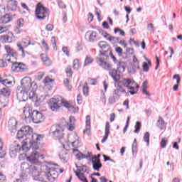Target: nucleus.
I'll list each match as a JSON object with an SVG mask.
<instances>
[{"label":"nucleus","mask_w":182,"mask_h":182,"mask_svg":"<svg viewBox=\"0 0 182 182\" xmlns=\"http://www.w3.org/2000/svg\"><path fill=\"white\" fill-rule=\"evenodd\" d=\"M96 60L99 66L105 70L109 71V75L113 79L114 82L116 83L120 82V70H118L117 68H112L113 65L105 61V58L97 57Z\"/></svg>","instance_id":"f257e3e1"},{"label":"nucleus","mask_w":182,"mask_h":182,"mask_svg":"<svg viewBox=\"0 0 182 182\" xmlns=\"http://www.w3.org/2000/svg\"><path fill=\"white\" fill-rule=\"evenodd\" d=\"M45 136L43 134H32L30 136L24 139L23 143H26L28 150H38L39 149V145H38V141H41Z\"/></svg>","instance_id":"f03ea898"},{"label":"nucleus","mask_w":182,"mask_h":182,"mask_svg":"<svg viewBox=\"0 0 182 182\" xmlns=\"http://www.w3.org/2000/svg\"><path fill=\"white\" fill-rule=\"evenodd\" d=\"M21 151H29V146H28L26 143H23L22 146L19 145L18 144H11L10 146V156L12 159L16 157V154L20 153Z\"/></svg>","instance_id":"7ed1b4c3"},{"label":"nucleus","mask_w":182,"mask_h":182,"mask_svg":"<svg viewBox=\"0 0 182 182\" xmlns=\"http://www.w3.org/2000/svg\"><path fill=\"white\" fill-rule=\"evenodd\" d=\"M65 128L61 124L53 125L50 128V134L58 139L60 143H62L61 140L65 137Z\"/></svg>","instance_id":"20e7f679"},{"label":"nucleus","mask_w":182,"mask_h":182,"mask_svg":"<svg viewBox=\"0 0 182 182\" xmlns=\"http://www.w3.org/2000/svg\"><path fill=\"white\" fill-rule=\"evenodd\" d=\"M98 46L100 48V50H99L100 56H105L106 58L105 60H107V59H109V53L112 50V47L105 41H100L98 43Z\"/></svg>","instance_id":"39448f33"},{"label":"nucleus","mask_w":182,"mask_h":182,"mask_svg":"<svg viewBox=\"0 0 182 182\" xmlns=\"http://www.w3.org/2000/svg\"><path fill=\"white\" fill-rule=\"evenodd\" d=\"M28 174L32 176L33 180H36V181L48 182V181H45V173H43V176L41 175L39 168L35 165H31Z\"/></svg>","instance_id":"423d86ee"},{"label":"nucleus","mask_w":182,"mask_h":182,"mask_svg":"<svg viewBox=\"0 0 182 182\" xmlns=\"http://www.w3.org/2000/svg\"><path fill=\"white\" fill-rule=\"evenodd\" d=\"M49 9L43 6L42 4L38 3L36 7V17L39 21H43L48 16Z\"/></svg>","instance_id":"0eeeda50"},{"label":"nucleus","mask_w":182,"mask_h":182,"mask_svg":"<svg viewBox=\"0 0 182 182\" xmlns=\"http://www.w3.org/2000/svg\"><path fill=\"white\" fill-rule=\"evenodd\" d=\"M47 168V171L44 172L45 181L54 182L58 178L59 173L54 168L48 167Z\"/></svg>","instance_id":"6e6552de"},{"label":"nucleus","mask_w":182,"mask_h":182,"mask_svg":"<svg viewBox=\"0 0 182 182\" xmlns=\"http://www.w3.org/2000/svg\"><path fill=\"white\" fill-rule=\"evenodd\" d=\"M21 89L23 90H32L33 88L38 87L35 82H32V80L29 77H23L21 81Z\"/></svg>","instance_id":"1a4fd4ad"},{"label":"nucleus","mask_w":182,"mask_h":182,"mask_svg":"<svg viewBox=\"0 0 182 182\" xmlns=\"http://www.w3.org/2000/svg\"><path fill=\"white\" fill-rule=\"evenodd\" d=\"M38 110H33L29 107H23V114L26 120L35 123V119L36 118V112Z\"/></svg>","instance_id":"9d476101"},{"label":"nucleus","mask_w":182,"mask_h":182,"mask_svg":"<svg viewBox=\"0 0 182 182\" xmlns=\"http://www.w3.org/2000/svg\"><path fill=\"white\" fill-rule=\"evenodd\" d=\"M33 134V129L29 126H24L17 132L18 139H23V137H29Z\"/></svg>","instance_id":"9b49d317"},{"label":"nucleus","mask_w":182,"mask_h":182,"mask_svg":"<svg viewBox=\"0 0 182 182\" xmlns=\"http://www.w3.org/2000/svg\"><path fill=\"white\" fill-rule=\"evenodd\" d=\"M49 107L53 112H58L62 107V97L50 99Z\"/></svg>","instance_id":"f8f14e48"},{"label":"nucleus","mask_w":182,"mask_h":182,"mask_svg":"<svg viewBox=\"0 0 182 182\" xmlns=\"http://www.w3.org/2000/svg\"><path fill=\"white\" fill-rule=\"evenodd\" d=\"M40 157L43 159V155L38 151L32 152L31 156L27 157V161H28L31 164H38V163H39L38 159Z\"/></svg>","instance_id":"ddd939ff"},{"label":"nucleus","mask_w":182,"mask_h":182,"mask_svg":"<svg viewBox=\"0 0 182 182\" xmlns=\"http://www.w3.org/2000/svg\"><path fill=\"white\" fill-rule=\"evenodd\" d=\"M73 154H75V156L77 158V160H82V159H86L87 160L90 159V156L92 154V152H87V154H85L82 153L79 149H73Z\"/></svg>","instance_id":"4468645a"},{"label":"nucleus","mask_w":182,"mask_h":182,"mask_svg":"<svg viewBox=\"0 0 182 182\" xmlns=\"http://www.w3.org/2000/svg\"><path fill=\"white\" fill-rule=\"evenodd\" d=\"M5 50L7 53V54H5L4 57L8 58V56H11V58H14L15 60L18 59V52L15 50L14 49H12L11 46H5Z\"/></svg>","instance_id":"2eb2a0df"},{"label":"nucleus","mask_w":182,"mask_h":182,"mask_svg":"<svg viewBox=\"0 0 182 182\" xmlns=\"http://www.w3.org/2000/svg\"><path fill=\"white\" fill-rule=\"evenodd\" d=\"M120 99V94H119V91L117 90H113V95L110 96L108 99V102L109 105H114L117 102H119Z\"/></svg>","instance_id":"dca6fc26"},{"label":"nucleus","mask_w":182,"mask_h":182,"mask_svg":"<svg viewBox=\"0 0 182 182\" xmlns=\"http://www.w3.org/2000/svg\"><path fill=\"white\" fill-rule=\"evenodd\" d=\"M28 93H29V90H17V97L18 99H21L20 100H21V102H26V100L28 98Z\"/></svg>","instance_id":"f3484780"},{"label":"nucleus","mask_w":182,"mask_h":182,"mask_svg":"<svg viewBox=\"0 0 182 182\" xmlns=\"http://www.w3.org/2000/svg\"><path fill=\"white\" fill-rule=\"evenodd\" d=\"M35 89H36V87H34V88L28 91V97L31 102H33V103H38V95H36L35 92Z\"/></svg>","instance_id":"a211bd4d"},{"label":"nucleus","mask_w":182,"mask_h":182,"mask_svg":"<svg viewBox=\"0 0 182 182\" xmlns=\"http://www.w3.org/2000/svg\"><path fill=\"white\" fill-rule=\"evenodd\" d=\"M8 125L9 129H11L12 132H16V127L18 126V121H16V119L11 117L8 122Z\"/></svg>","instance_id":"6ab92c4d"},{"label":"nucleus","mask_w":182,"mask_h":182,"mask_svg":"<svg viewBox=\"0 0 182 182\" xmlns=\"http://www.w3.org/2000/svg\"><path fill=\"white\" fill-rule=\"evenodd\" d=\"M105 134L102 139L101 140V143H105L106 140L109 138V134H110V123L107 122L105 124Z\"/></svg>","instance_id":"aec40b11"},{"label":"nucleus","mask_w":182,"mask_h":182,"mask_svg":"<svg viewBox=\"0 0 182 182\" xmlns=\"http://www.w3.org/2000/svg\"><path fill=\"white\" fill-rule=\"evenodd\" d=\"M58 157L63 163H68V160H69V154L68 151L63 150L60 154H58Z\"/></svg>","instance_id":"412c9836"},{"label":"nucleus","mask_w":182,"mask_h":182,"mask_svg":"<svg viewBox=\"0 0 182 182\" xmlns=\"http://www.w3.org/2000/svg\"><path fill=\"white\" fill-rule=\"evenodd\" d=\"M44 120H45V115H43L42 112L37 111L34 123H36V124H38L39 123H42V122H43Z\"/></svg>","instance_id":"4be33fe9"},{"label":"nucleus","mask_w":182,"mask_h":182,"mask_svg":"<svg viewBox=\"0 0 182 182\" xmlns=\"http://www.w3.org/2000/svg\"><path fill=\"white\" fill-rule=\"evenodd\" d=\"M2 96L4 97H9L11 96V90L9 87H6L0 89V97Z\"/></svg>","instance_id":"5701e85b"},{"label":"nucleus","mask_w":182,"mask_h":182,"mask_svg":"<svg viewBox=\"0 0 182 182\" xmlns=\"http://www.w3.org/2000/svg\"><path fill=\"white\" fill-rule=\"evenodd\" d=\"M75 123H76L75 117L70 116L69 122H67V126H68V130H70V132L75 130Z\"/></svg>","instance_id":"b1692460"},{"label":"nucleus","mask_w":182,"mask_h":182,"mask_svg":"<svg viewBox=\"0 0 182 182\" xmlns=\"http://www.w3.org/2000/svg\"><path fill=\"white\" fill-rule=\"evenodd\" d=\"M22 65H23V63H18V62L13 63L11 65V69L13 72H19V70H23V68L22 67Z\"/></svg>","instance_id":"393cba45"},{"label":"nucleus","mask_w":182,"mask_h":182,"mask_svg":"<svg viewBox=\"0 0 182 182\" xmlns=\"http://www.w3.org/2000/svg\"><path fill=\"white\" fill-rule=\"evenodd\" d=\"M11 21H12V16L9 14H6L4 16L0 17V23H9Z\"/></svg>","instance_id":"a878e982"},{"label":"nucleus","mask_w":182,"mask_h":182,"mask_svg":"<svg viewBox=\"0 0 182 182\" xmlns=\"http://www.w3.org/2000/svg\"><path fill=\"white\" fill-rule=\"evenodd\" d=\"M103 167V164L100 161H96L92 162V168L94 171H100V169Z\"/></svg>","instance_id":"bb28decb"},{"label":"nucleus","mask_w":182,"mask_h":182,"mask_svg":"<svg viewBox=\"0 0 182 182\" xmlns=\"http://www.w3.org/2000/svg\"><path fill=\"white\" fill-rule=\"evenodd\" d=\"M62 106H64V107H66L67 109H68V110H70V112H75V107L71 105L68 102L65 101L63 98H62L61 107H62Z\"/></svg>","instance_id":"cd10ccee"},{"label":"nucleus","mask_w":182,"mask_h":182,"mask_svg":"<svg viewBox=\"0 0 182 182\" xmlns=\"http://www.w3.org/2000/svg\"><path fill=\"white\" fill-rule=\"evenodd\" d=\"M31 167H32V165H29L27 162H23L21 166V170H23V171H26V173H29Z\"/></svg>","instance_id":"c85d7f7f"},{"label":"nucleus","mask_w":182,"mask_h":182,"mask_svg":"<svg viewBox=\"0 0 182 182\" xmlns=\"http://www.w3.org/2000/svg\"><path fill=\"white\" fill-rule=\"evenodd\" d=\"M2 149H4V142L2 141V139L0 138V159H5L6 152L5 151H2Z\"/></svg>","instance_id":"c756f323"},{"label":"nucleus","mask_w":182,"mask_h":182,"mask_svg":"<svg viewBox=\"0 0 182 182\" xmlns=\"http://www.w3.org/2000/svg\"><path fill=\"white\" fill-rule=\"evenodd\" d=\"M156 124L160 130H164V121L163 120V118L161 117H159Z\"/></svg>","instance_id":"7c9ffc66"},{"label":"nucleus","mask_w":182,"mask_h":182,"mask_svg":"<svg viewBox=\"0 0 182 182\" xmlns=\"http://www.w3.org/2000/svg\"><path fill=\"white\" fill-rule=\"evenodd\" d=\"M91 33L89 36V42H95V39L93 38H97V33L96 31H87V33Z\"/></svg>","instance_id":"2f4dec72"},{"label":"nucleus","mask_w":182,"mask_h":182,"mask_svg":"<svg viewBox=\"0 0 182 182\" xmlns=\"http://www.w3.org/2000/svg\"><path fill=\"white\" fill-rule=\"evenodd\" d=\"M117 69L118 70L122 69V72H124L126 70V63L124 61H119L117 65Z\"/></svg>","instance_id":"473e14b6"},{"label":"nucleus","mask_w":182,"mask_h":182,"mask_svg":"<svg viewBox=\"0 0 182 182\" xmlns=\"http://www.w3.org/2000/svg\"><path fill=\"white\" fill-rule=\"evenodd\" d=\"M89 168H87V166L86 165H82L80 166V169L78 170V173H83V174H85V173H87V174H89Z\"/></svg>","instance_id":"72a5a7b5"},{"label":"nucleus","mask_w":182,"mask_h":182,"mask_svg":"<svg viewBox=\"0 0 182 182\" xmlns=\"http://www.w3.org/2000/svg\"><path fill=\"white\" fill-rule=\"evenodd\" d=\"M93 58L90 55H87L85 60L84 66H87V65H90V63H93Z\"/></svg>","instance_id":"f704fd0d"},{"label":"nucleus","mask_w":182,"mask_h":182,"mask_svg":"<svg viewBox=\"0 0 182 182\" xmlns=\"http://www.w3.org/2000/svg\"><path fill=\"white\" fill-rule=\"evenodd\" d=\"M107 41H109V42H112V43H119V42L120 41V38L110 36V37L107 38Z\"/></svg>","instance_id":"c9c22d12"},{"label":"nucleus","mask_w":182,"mask_h":182,"mask_svg":"<svg viewBox=\"0 0 182 182\" xmlns=\"http://www.w3.org/2000/svg\"><path fill=\"white\" fill-rule=\"evenodd\" d=\"M132 154L134 156V153H137V139H134L132 144Z\"/></svg>","instance_id":"e433bc0d"},{"label":"nucleus","mask_w":182,"mask_h":182,"mask_svg":"<svg viewBox=\"0 0 182 182\" xmlns=\"http://www.w3.org/2000/svg\"><path fill=\"white\" fill-rule=\"evenodd\" d=\"M0 83L1 85H3V86H8V85H12V81H8V79L0 78Z\"/></svg>","instance_id":"4c0bfd02"},{"label":"nucleus","mask_w":182,"mask_h":182,"mask_svg":"<svg viewBox=\"0 0 182 182\" xmlns=\"http://www.w3.org/2000/svg\"><path fill=\"white\" fill-rule=\"evenodd\" d=\"M97 31H98L99 33L102 35L104 38H107V36H110V34H109L107 32L105 31L103 29L100 28H97Z\"/></svg>","instance_id":"58836bf2"},{"label":"nucleus","mask_w":182,"mask_h":182,"mask_svg":"<svg viewBox=\"0 0 182 182\" xmlns=\"http://www.w3.org/2000/svg\"><path fill=\"white\" fill-rule=\"evenodd\" d=\"M73 68L75 70H77L79 69V68L80 67V64L79 63V59H75L73 60Z\"/></svg>","instance_id":"ea45409f"},{"label":"nucleus","mask_w":182,"mask_h":182,"mask_svg":"<svg viewBox=\"0 0 182 182\" xmlns=\"http://www.w3.org/2000/svg\"><path fill=\"white\" fill-rule=\"evenodd\" d=\"M144 141L147 144V146L150 144V133L146 132L144 135Z\"/></svg>","instance_id":"a19ab883"},{"label":"nucleus","mask_w":182,"mask_h":182,"mask_svg":"<svg viewBox=\"0 0 182 182\" xmlns=\"http://www.w3.org/2000/svg\"><path fill=\"white\" fill-rule=\"evenodd\" d=\"M11 11H16L18 8V1H11V6L9 7Z\"/></svg>","instance_id":"79ce46f5"},{"label":"nucleus","mask_w":182,"mask_h":182,"mask_svg":"<svg viewBox=\"0 0 182 182\" xmlns=\"http://www.w3.org/2000/svg\"><path fill=\"white\" fill-rule=\"evenodd\" d=\"M134 127L135 130L134 131V133H140V129H141V122H136Z\"/></svg>","instance_id":"37998d69"},{"label":"nucleus","mask_w":182,"mask_h":182,"mask_svg":"<svg viewBox=\"0 0 182 182\" xmlns=\"http://www.w3.org/2000/svg\"><path fill=\"white\" fill-rule=\"evenodd\" d=\"M86 131L90 130V115L86 116Z\"/></svg>","instance_id":"c03bdc74"},{"label":"nucleus","mask_w":182,"mask_h":182,"mask_svg":"<svg viewBox=\"0 0 182 182\" xmlns=\"http://www.w3.org/2000/svg\"><path fill=\"white\" fill-rule=\"evenodd\" d=\"M74 173L75 174V176L77 177V178H79V180L80 181V178H86V176H85V173H82V172H77V171L74 170Z\"/></svg>","instance_id":"a18cd8bd"},{"label":"nucleus","mask_w":182,"mask_h":182,"mask_svg":"<svg viewBox=\"0 0 182 182\" xmlns=\"http://www.w3.org/2000/svg\"><path fill=\"white\" fill-rule=\"evenodd\" d=\"M65 72L67 73L68 77H72V75L73 74V73L72 72V66L68 65L65 70Z\"/></svg>","instance_id":"49530a36"},{"label":"nucleus","mask_w":182,"mask_h":182,"mask_svg":"<svg viewBox=\"0 0 182 182\" xmlns=\"http://www.w3.org/2000/svg\"><path fill=\"white\" fill-rule=\"evenodd\" d=\"M114 33H117V32H119V35L121 36H125V35H126V33L124 32V31L120 29L119 28H115L114 29Z\"/></svg>","instance_id":"de8ad7c7"},{"label":"nucleus","mask_w":182,"mask_h":182,"mask_svg":"<svg viewBox=\"0 0 182 182\" xmlns=\"http://www.w3.org/2000/svg\"><path fill=\"white\" fill-rule=\"evenodd\" d=\"M130 123V116H128L127 119V122H126V125L123 129V133L124 134L126 133V132H127V129H129V124Z\"/></svg>","instance_id":"09e8293b"},{"label":"nucleus","mask_w":182,"mask_h":182,"mask_svg":"<svg viewBox=\"0 0 182 182\" xmlns=\"http://www.w3.org/2000/svg\"><path fill=\"white\" fill-rule=\"evenodd\" d=\"M1 39L4 42H11L9 39H11V36L9 35H3L1 36Z\"/></svg>","instance_id":"8fccbe9b"},{"label":"nucleus","mask_w":182,"mask_h":182,"mask_svg":"<svg viewBox=\"0 0 182 182\" xmlns=\"http://www.w3.org/2000/svg\"><path fill=\"white\" fill-rule=\"evenodd\" d=\"M168 142V141L166 140L165 138H163L161 141V147L162 149H166Z\"/></svg>","instance_id":"3c124183"},{"label":"nucleus","mask_w":182,"mask_h":182,"mask_svg":"<svg viewBox=\"0 0 182 182\" xmlns=\"http://www.w3.org/2000/svg\"><path fill=\"white\" fill-rule=\"evenodd\" d=\"M41 45L46 49V52H48L49 51V46H48V43H46V41L45 40H42Z\"/></svg>","instance_id":"603ef678"},{"label":"nucleus","mask_w":182,"mask_h":182,"mask_svg":"<svg viewBox=\"0 0 182 182\" xmlns=\"http://www.w3.org/2000/svg\"><path fill=\"white\" fill-rule=\"evenodd\" d=\"M142 68L144 72H149V70L150 69V68L149 67V64L147 63V62H144L142 65Z\"/></svg>","instance_id":"864d4df0"},{"label":"nucleus","mask_w":182,"mask_h":182,"mask_svg":"<svg viewBox=\"0 0 182 182\" xmlns=\"http://www.w3.org/2000/svg\"><path fill=\"white\" fill-rule=\"evenodd\" d=\"M23 23H24L23 18H18L17 20V26H18V28H23Z\"/></svg>","instance_id":"5fc2aeb1"},{"label":"nucleus","mask_w":182,"mask_h":182,"mask_svg":"<svg viewBox=\"0 0 182 182\" xmlns=\"http://www.w3.org/2000/svg\"><path fill=\"white\" fill-rule=\"evenodd\" d=\"M64 85H65V87H68V90H72V86H70L69 85V79L65 78L64 80Z\"/></svg>","instance_id":"6e6d98bb"},{"label":"nucleus","mask_w":182,"mask_h":182,"mask_svg":"<svg viewBox=\"0 0 182 182\" xmlns=\"http://www.w3.org/2000/svg\"><path fill=\"white\" fill-rule=\"evenodd\" d=\"M45 76V73L43 72H40L38 73V75H36V80H42V79H43V77Z\"/></svg>","instance_id":"4d7b16f0"},{"label":"nucleus","mask_w":182,"mask_h":182,"mask_svg":"<svg viewBox=\"0 0 182 182\" xmlns=\"http://www.w3.org/2000/svg\"><path fill=\"white\" fill-rule=\"evenodd\" d=\"M115 52L118 53L119 56H122V55H123V48L121 47H117L115 48Z\"/></svg>","instance_id":"13d9d810"},{"label":"nucleus","mask_w":182,"mask_h":182,"mask_svg":"<svg viewBox=\"0 0 182 182\" xmlns=\"http://www.w3.org/2000/svg\"><path fill=\"white\" fill-rule=\"evenodd\" d=\"M84 96H89V87L84 86L82 88Z\"/></svg>","instance_id":"bf43d9fd"},{"label":"nucleus","mask_w":182,"mask_h":182,"mask_svg":"<svg viewBox=\"0 0 182 182\" xmlns=\"http://www.w3.org/2000/svg\"><path fill=\"white\" fill-rule=\"evenodd\" d=\"M42 60H43V62H45V65L46 66H50V65H52V63L50 62V60H49V58H42Z\"/></svg>","instance_id":"052dcab7"},{"label":"nucleus","mask_w":182,"mask_h":182,"mask_svg":"<svg viewBox=\"0 0 182 182\" xmlns=\"http://www.w3.org/2000/svg\"><path fill=\"white\" fill-rule=\"evenodd\" d=\"M51 42L53 43V49L58 50V47L56 46V38L55 36H53L51 38Z\"/></svg>","instance_id":"680f3d73"},{"label":"nucleus","mask_w":182,"mask_h":182,"mask_svg":"<svg viewBox=\"0 0 182 182\" xmlns=\"http://www.w3.org/2000/svg\"><path fill=\"white\" fill-rule=\"evenodd\" d=\"M6 66H8V63L4 59H0V68H6Z\"/></svg>","instance_id":"e2e57ef3"},{"label":"nucleus","mask_w":182,"mask_h":182,"mask_svg":"<svg viewBox=\"0 0 182 182\" xmlns=\"http://www.w3.org/2000/svg\"><path fill=\"white\" fill-rule=\"evenodd\" d=\"M57 2L58 4L59 7L61 8V9H65V8H66V6L62 0H57Z\"/></svg>","instance_id":"0e129e2a"},{"label":"nucleus","mask_w":182,"mask_h":182,"mask_svg":"<svg viewBox=\"0 0 182 182\" xmlns=\"http://www.w3.org/2000/svg\"><path fill=\"white\" fill-rule=\"evenodd\" d=\"M132 69L133 70H136V69H140V63H133Z\"/></svg>","instance_id":"69168bd1"},{"label":"nucleus","mask_w":182,"mask_h":182,"mask_svg":"<svg viewBox=\"0 0 182 182\" xmlns=\"http://www.w3.org/2000/svg\"><path fill=\"white\" fill-rule=\"evenodd\" d=\"M77 102L78 105H82L83 100H82V95L78 94L77 96Z\"/></svg>","instance_id":"338daca9"},{"label":"nucleus","mask_w":182,"mask_h":182,"mask_svg":"<svg viewBox=\"0 0 182 182\" xmlns=\"http://www.w3.org/2000/svg\"><path fill=\"white\" fill-rule=\"evenodd\" d=\"M46 29L48 31V32H52V31H53V25L48 24L46 27Z\"/></svg>","instance_id":"774afa93"}]
</instances>
